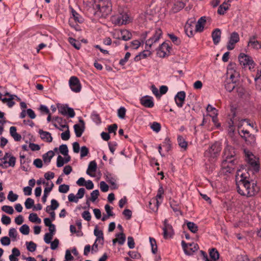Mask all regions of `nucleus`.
Masks as SVG:
<instances>
[{"mask_svg": "<svg viewBox=\"0 0 261 261\" xmlns=\"http://www.w3.org/2000/svg\"><path fill=\"white\" fill-rule=\"evenodd\" d=\"M29 147L32 151H38L40 149V147L38 144L33 143H30Z\"/></svg>", "mask_w": 261, "mask_h": 261, "instance_id": "64", "label": "nucleus"}, {"mask_svg": "<svg viewBox=\"0 0 261 261\" xmlns=\"http://www.w3.org/2000/svg\"><path fill=\"white\" fill-rule=\"evenodd\" d=\"M100 188L101 191L103 192H106L109 190L108 185L103 181H100Z\"/></svg>", "mask_w": 261, "mask_h": 261, "instance_id": "60", "label": "nucleus"}, {"mask_svg": "<svg viewBox=\"0 0 261 261\" xmlns=\"http://www.w3.org/2000/svg\"><path fill=\"white\" fill-rule=\"evenodd\" d=\"M99 193L98 190H95L91 193V200L94 202L99 196Z\"/></svg>", "mask_w": 261, "mask_h": 261, "instance_id": "54", "label": "nucleus"}, {"mask_svg": "<svg viewBox=\"0 0 261 261\" xmlns=\"http://www.w3.org/2000/svg\"><path fill=\"white\" fill-rule=\"evenodd\" d=\"M69 42L76 49H80L81 47V43L75 39L69 37Z\"/></svg>", "mask_w": 261, "mask_h": 261, "instance_id": "40", "label": "nucleus"}, {"mask_svg": "<svg viewBox=\"0 0 261 261\" xmlns=\"http://www.w3.org/2000/svg\"><path fill=\"white\" fill-rule=\"evenodd\" d=\"M132 37V33L126 30L121 31V38L124 41H127Z\"/></svg>", "mask_w": 261, "mask_h": 261, "instance_id": "33", "label": "nucleus"}, {"mask_svg": "<svg viewBox=\"0 0 261 261\" xmlns=\"http://www.w3.org/2000/svg\"><path fill=\"white\" fill-rule=\"evenodd\" d=\"M229 5L226 3L224 2L222 4H221L218 8L217 12L220 15H223L225 11L229 9Z\"/></svg>", "mask_w": 261, "mask_h": 261, "instance_id": "32", "label": "nucleus"}, {"mask_svg": "<svg viewBox=\"0 0 261 261\" xmlns=\"http://www.w3.org/2000/svg\"><path fill=\"white\" fill-rule=\"evenodd\" d=\"M89 153V149L85 146H82L81 148V157L86 156Z\"/></svg>", "mask_w": 261, "mask_h": 261, "instance_id": "57", "label": "nucleus"}, {"mask_svg": "<svg viewBox=\"0 0 261 261\" xmlns=\"http://www.w3.org/2000/svg\"><path fill=\"white\" fill-rule=\"evenodd\" d=\"M9 236L11 238L12 241H15L17 240V232L14 228H11L9 231Z\"/></svg>", "mask_w": 261, "mask_h": 261, "instance_id": "41", "label": "nucleus"}, {"mask_svg": "<svg viewBox=\"0 0 261 261\" xmlns=\"http://www.w3.org/2000/svg\"><path fill=\"white\" fill-rule=\"evenodd\" d=\"M18 197L17 194L13 193L12 191H10L9 192L7 198L11 202H14L17 199Z\"/></svg>", "mask_w": 261, "mask_h": 261, "instance_id": "48", "label": "nucleus"}, {"mask_svg": "<svg viewBox=\"0 0 261 261\" xmlns=\"http://www.w3.org/2000/svg\"><path fill=\"white\" fill-rule=\"evenodd\" d=\"M170 46L168 44L164 42L160 46L159 50L158 51V55L161 57H165L169 53Z\"/></svg>", "mask_w": 261, "mask_h": 261, "instance_id": "14", "label": "nucleus"}, {"mask_svg": "<svg viewBox=\"0 0 261 261\" xmlns=\"http://www.w3.org/2000/svg\"><path fill=\"white\" fill-rule=\"evenodd\" d=\"M140 103L146 108H152L154 106L152 97L148 95L142 97L140 99Z\"/></svg>", "mask_w": 261, "mask_h": 261, "instance_id": "15", "label": "nucleus"}, {"mask_svg": "<svg viewBox=\"0 0 261 261\" xmlns=\"http://www.w3.org/2000/svg\"><path fill=\"white\" fill-rule=\"evenodd\" d=\"M19 231L22 234L28 235L30 232L29 226L27 224H23L19 228Z\"/></svg>", "mask_w": 261, "mask_h": 261, "instance_id": "45", "label": "nucleus"}, {"mask_svg": "<svg viewBox=\"0 0 261 261\" xmlns=\"http://www.w3.org/2000/svg\"><path fill=\"white\" fill-rule=\"evenodd\" d=\"M234 165H235L226 163L225 166H223L222 164V168L223 170V172L231 173L234 168Z\"/></svg>", "mask_w": 261, "mask_h": 261, "instance_id": "37", "label": "nucleus"}, {"mask_svg": "<svg viewBox=\"0 0 261 261\" xmlns=\"http://www.w3.org/2000/svg\"><path fill=\"white\" fill-rule=\"evenodd\" d=\"M210 256L214 261H216L219 258V253L215 248H212L210 250Z\"/></svg>", "mask_w": 261, "mask_h": 261, "instance_id": "36", "label": "nucleus"}, {"mask_svg": "<svg viewBox=\"0 0 261 261\" xmlns=\"http://www.w3.org/2000/svg\"><path fill=\"white\" fill-rule=\"evenodd\" d=\"M69 190V186L67 185L63 184L59 186V191L62 193H66Z\"/></svg>", "mask_w": 261, "mask_h": 261, "instance_id": "50", "label": "nucleus"}, {"mask_svg": "<svg viewBox=\"0 0 261 261\" xmlns=\"http://www.w3.org/2000/svg\"><path fill=\"white\" fill-rule=\"evenodd\" d=\"M2 210L5 213L12 215L14 213V210L12 207V206H9V205H4L2 207Z\"/></svg>", "mask_w": 261, "mask_h": 261, "instance_id": "49", "label": "nucleus"}, {"mask_svg": "<svg viewBox=\"0 0 261 261\" xmlns=\"http://www.w3.org/2000/svg\"><path fill=\"white\" fill-rule=\"evenodd\" d=\"M116 238L113 240V243L114 244L117 242L120 245L124 244L125 241V236L123 232H121L116 235Z\"/></svg>", "mask_w": 261, "mask_h": 261, "instance_id": "27", "label": "nucleus"}, {"mask_svg": "<svg viewBox=\"0 0 261 261\" xmlns=\"http://www.w3.org/2000/svg\"><path fill=\"white\" fill-rule=\"evenodd\" d=\"M106 180L113 187V188L116 189L117 188L116 184V179L111 175L107 176Z\"/></svg>", "mask_w": 261, "mask_h": 261, "instance_id": "44", "label": "nucleus"}, {"mask_svg": "<svg viewBox=\"0 0 261 261\" xmlns=\"http://www.w3.org/2000/svg\"><path fill=\"white\" fill-rule=\"evenodd\" d=\"M62 140L66 141L69 139L70 135L69 129H67L65 132L62 133L61 135Z\"/></svg>", "mask_w": 261, "mask_h": 261, "instance_id": "56", "label": "nucleus"}, {"mask_svg": "<svg viewBox=\"0 0 261 261\" xmlns=\"http://www.w3.org/2000/svg\"><path fill=\"white\" fill-rule=\"evenodd\" d=\"M2 222L5 225H8L11 223V218L6 216V215H3L2 219H1Z\"/></svg>", "mask_w": 261, "mask_h": 261, "instance_id": "61", "label": "nucleus"}, {"mask_svg": "<svg viewBox=\"0 0 261 261\" xmlns=\"http://www.w3.org/2000/svg\"><path fill=\"white\" fill-rule=\"evenodd\" d=\"M224 87L228 92H231L236 87V83L230 81V80H227L224 82Z\"/></svg>", "mask_w": 261, "mask_h": 261, "instance_id": "29", "label": "nucleus"}, {"mask_svg": "<svg viewBox=\"0 0 261 261\" xmlns=\"http://www.w3.org/2000/svg\"><path fill=\"white\" fill-rule=\"evenodd\" d=\"M185 97L186 93L182 91L178 92L175 96V101L178 107L181 108L183 106Z\"/></svg>", "mask_w": 261, "mask_h": 261, "instance_id": "13", "label": "nucleus"}, {"mask_svg": "<svg viewBox=\"0 0 261 261\" xmlns=\"http://www.w3.org/2000/svg\"><path fill=\"white\" fill-rule=\"evenodd\" d=\"M236 154L234 148L227 144L223 152V165L225 166L226 163L236 165L237 163Z\"/></svg>", "mask_w": 261, "mask_h": 261, "instance_id": "2", "label": "nucleus"}, {"mask_svg": "<svg viewBox=\"0 0 261 261\" xmlns=\"http://www.w3.org/2000/svg\"><path fill=\"white\" fill-rule=\"evenodd\" d=\"M60 152L63 155H67L68 153V149L67 145L62 144L59 147Z\"/></svg>", "mask_w": 261, "mask_h": 261, "instance_id": "47", "label": "nucleus"}, {"mask_svg": "<svg viewBox=\"0 0 261 261\" xmlns=\"http://www.w3.org/2000/svg\"><path fill=\"white\" fill-rule=\"evenodd\" d=\"M221 35V32L219 29H216L212 32V37L214 44L217 45L219 43Z\"/></svg>", "mask_w": 261, "mask_h": 261, "instance_id": "21", "label": "nucleus"}, {"mask_svg": "<svg viewBox=\"0 0 261 261\" xmlns=\"http://www.w3.org/2000/svg\"><path fill=\"white\" fill-rule=\"evenodd\" d=\"M248 45L251 46L254 49L261 48V43L257 40H255V37L251 38L248 42Z\"/></svg>", "mask_w": 261, "mask_h": 261, "instance_id": "31", "label": "nucleus"}, {"mask_svg": "<svg viewBox=\"0 0 261 261\" xmlns=\"http://www.w3.org/2000/svg\"><path fill=\"white\" fill-rule=\"evenodd\" d=\"M188 229L192 232L195 233L198 230V227L194 222H189L187 224Z\"/></svg>", "mask_w": 261, "mask_h": 261, "instance_id": "42", "label": "nucleus"}, {"mask_svg": "<svg viewBox=\"0 0 261 261\" xmlns=\"http://www.w3.org/2000/svg\"><path fill=\"white\" fill-rule=\"evenodd\" d=\"M246 192H245V194L247 197H251L256 195L259 191V188L257 186L256 183L252 181L251 182L249 181V184Z\"/></svg>", "mask_w": 261, "mask_h": 261, "instance_id": "9", "label": "nucleus"}, {"mask_svg": "<svg viewBox=\"0 0 261 261\" xmlns=\"http://www.w3.org/2000/svg\"><path fill=\"white\" fill-rule=\"evenodd\" d=\"M161 127L160 124L156 122H153L151 125V129L156 133L160 130Z\"/></svg>", "mask_w": 261, "mask_h": 261, "instance_id": "52", "label": "nucleus"}, {"mask_svg": "<svg viewBox=\"0 0 261 261\" xmlns=\"http://www.w3.org/2000/svg\"><path fill=\"white\" fill-rule=\"evenodd\" d=\"M69 84L72 91L76 93L81 91V85L77 77L71 76L69 81Z\"/></svg>", "mask_w": 261, "mask_h": 261, "instance_id": "11", "label": "nucleus"}, {"mask_svg": "<svg viewBox=\"0 0 261 261\" xmlns=\"http://www.w3.org/2000/svg\"><path fill=\"white\" fill-rule=\"evenodd\" d=\"M24 205L26 208L30 209L34 206V200L31 198H28L24 202Z\"/></svg>", "mask_w": 261, "mask_h": 261, "instance_id": "46", "label": "nucleus"}, {"mask_svg": "<svg viewBox=\"0 0 261 261\" xmlns=\"http://www.w3.org/2000/svg\"><path fill=\"white\" fill-rule=\"evenodd\" d=\"M177 142L179 146L186 150L187 148L188 143L186 141L185 139L181 136H179L177 137Z\"/></svg>", "mask_w": 261, "mask_h": 261, "instance_id": "35", "label": "nucleus"}, {"mask_svg": "<svg viewBox=\"0 0 261 261\" xmlns=\"http://www.w3.org/2000/svg\"><path fill=\"white\" fill-rule=\"evenodd\" d=\"M167 220L164 221V227L163 228V235L165 239H170L173 234L172 226L167 223Z\"/></svg>", "mask_w": 261, "mask_h": 261, "instance_id": "16", "label": "nucleus"}, {"mask_svg": "<svg viewBox=\"0 0 261 261\" xmlns=\"http://www.w3.org/2000/svg\"><path fill=\"white\" fill-rule=\"evenodd\" d=\"M128 15L125 13H120L118 15L113 16L112 21L115 25H121L125 24L129 21Z\"/></svg>", "mask_w": 261, "mask_h": 261, "instance_id": "5", "label": "nucleus"}, {"mask_svg": "<svg viewBox=\"0 0 261 261\" xmlns=\"http://www.w3.org/2000/svg\"><path fill=\"white\" fill-rule=\"evenodd\" d=\"M54 155L55 153L53 151H48L42 155L44 162L47 164H48L50 162L51 159Z\"/></svg>", "mask_w": 261, "mask_h": 261, "instance_id": "28", "label": "nucleus"}, {"mask_svg": "<svg viewBox=\"0 0 261 261\" xmlns=\"http://www.w3.org/2000/svg\"><path fill=\"white\" fill-rule=\"evenodd\" d=\"M29 220L33 223H40L41 222V219L38 217L37 215L35 213H31L29 217Z\"/></svg>", "mask_w": 261, "mask_h": 261, "instance_id": "39", "label": "nucleus"}, {"mask_svg": "<svg viewBox=\"0 0 261 261\" xmlns=\"http://www.w3.org/2000/svg\"><path fill=\"white\" fill-rule=\"evenodd\" d=\"M239 61L241 65L244 66H249V69L253 68L254 67V62L252 59L249 56L245 54L241 53L240 54L239 57Z\"/></svg>", "mask_w": 261, "mask_h": 261, "instance_id": "7", "label": "nucleus"}, {"mask_svg": "<svg viewBox=\"0 0 261 261\" xmlns=\"http://www.w3.org/2000/svg\"><path fill=\"white\" fill-rule=\"evenodd\" d=\"M248 174V173H243L241 171H238L236 175V183L241 182V179L242 181H249V180L247 179Z\"/></svg>", "mask_w": 261, "mask_h": 261, "instance_id": "24", "label": "nucleus"}, {"mask_svg": "<svg viewBox=\"0 0 261 261\" xmlns=\"http://www.w3.org/2000/svg\"><path fill=\"white\" fill-rule=\"evenodd\" d=\"M248 162L251 166L254 167L255 170L258 171L259 165L257 164L255 160L254 159V155L252 153H247Z\"/></svg>", "mask_w": 261, "mask_h": 261, "instance_id": "25", "label": "nucleus"}, {"mask_svg": "<svg viewBox=\"0 0 261 261\" xmlns=\"http://www.w3.org/2000/svg\"><path fill=\"white\" fill-rule=\"evenodd\" d=\"M240 40V37L237 32H232L230 36L229 41L227 45L228 50H232L234 48L235 44Z\"/></svg>", "mask_w": 261, "mask_h": 261, "instance_id": "10", "label": "nucleus"}, {"mask_svg": "<svg viewBox=\"0 0 261 261\" xmlns=\"http://www.w3.org/2000/svg\"><path fill=\"white\" fill-rule=\"evenodd\" d=\"M185 253L188 255H193L199 249V246H182Z\"/></svg>", "mask_w": 261, "mask_h": 261, "instance_id": "20", "label": "nucleus"}, {"mask_svg": "<svg viewBox=\"0 0 261 261\" xmlns=\"http://www.w3.org/2000/svg\"><path fill=\"white\" fill-rule=\"evenodd\" d=\"M170 204L173 211L176 213L177 215L178 214L182 215V212L180 210V206L178 203L175 200H172L170 202Z\"/></svg>", "mask_w": 261, "mask_h": 261, "instance_id": "30", "label": "nucleus"}, {"mask_svg": "<svg viewBox=\"0 0 261 261\" xmlns=\"http://www.w3.org/2000/svg\"><path fill=\"white\" fill-rule=\"evenodd\" d=\"M94 235L96 236L97 238L93 245H96L97 243L102 244L103 242L102 231L97 229L96 227L94 230Z\"/></svg>", "mask_w": 261, "mask_h": 261, "instance_id": "23", "label": "nucleus"}, {"mask_svg": "<svg viewBox=\"0 0 261 261\" xmlns=\"http://www.w3.org/2000/svg\"><path fill=\"white\" fill-rule=\"evenodd\" d=\"M54 185L53 182H51L50 187H46L44 190L43 195L42 197V201L43 203H45L47 200V197L48 196V194L52 190V189L54 187Z\"/></svg>", "mask_w": 261, "mask_h": 261, "instance_id": "34", "label": "nucleus"}, {"mask_svg": "<svg viewBox=\"0 0 261 261\" xmlns=\"http://www.w3.org/2000/svg\"><path fill=\"white\" fill-rule=\"evenodd\" d=\"M195 22V19L194 18L193 19H189L187 21L185 27V31L187 35L189 37H193L195 32V30H193V26L192 23H194Z\"/></svg>", "mask_w": 261, "mask_h": 261, "instance_id": "12", "label": "nucleus"}, {"mask_svg": "<svg viewBox=\"0 0 261 261\" xmlns=\"http://www.w3.org/2000/svg\"><path fill=\"white\" fill-rule=\"evenodd\" d=\"M80 122L82 123V125L76 124L73 126L74 132L77 137H80L85 130V123L83 119H80Z\"/></svg>", "mask_w": 261, "mask_h": 261, "instance_id": "18", "label": "nucleus"}, {"mask_svg": "<svg viewBox=\"0 0 261 261\" xmlns=\"http://www.w3.org/2000/svg\"><path fill=\"white\" fill-rule=\"evenodd\" d=\"M16 159L12 153L6 152L4 157L0 159V166L4 168L9 167H14L15 165Z\"/></svg>", "mask_w": 261, "mask_h": 261, "instance_id": "4", "label": "nucleus"}, {"mask_svg": "<svg viewBox=\"0 0 261 261\" xmlns=\"http://www.w3.org/2000/svg\"><path fill=\"white\" fill-rule=\"evenodd\" d=\"M168 36L169 37V38L171 40L172 42L175 45H179L181 41L180 39L176 37L174 34H168Z\"/></svg>", "mask_w": 261, "mask_h": 261, "instance_id": "43", "label": "nucleus"}, {"mask_svg": "<svg viewBox=\"0 0 261 261\" xmlns=\"http://www.w3.org/2000/svg\"><path fill=\"white\" fill-rule=\"evenodd\" d=\"M72 15L73 18L75 22H79L80 23L83 22V18L81 15L78 14L74 10L72 9Z\"/></svg>", "mask_w": 261, "mask_h": 261, "instance_id": "38", "label": "nucleus"}, {"mask_svg": "<svg viewBox=\"0 0 261 261\" xmlns=\"http://www.w3.org/2000/svg\"><path fill=\"white\" fill-rule=\"evenodd\" d=\"M53 234L49 233H46L44 235V240L46 244H50L53 239Z\"/></svg>", "mask_w": 261, "mask_h": 261, "instance_id": "58", "label": "nucleus"}, {"mask_svg": "<svg viewBox=\"0 0 261 261\" xmlns=\"http://www.w3.org/2000/svg\"><path fill=\"white\" fill-rule=\"evenodd\" d=\"M94 14L99 17H106L112 11V4L110 0H92Z\"/></svg>", "mask_w": 261, "mask_h": 261, "instance_id": "1", "label": "nucleus"}, {"mask_svg": "<svg viewBox=\"0 0 261 261\" xmlns=\"http://www.w3.org/2000/svg\"><path fill=\"white\" fill-rule=\"evenodd\" d=\"M65 164L64 160L62 156L59 155L57 159V166L58 167H62Z\"/></svg>", "mask_w": 261, "mask_h": 261, "instance_id": "55", "label": "nucleus"}, {"mask_svg": "<svg viewBox=\"0 0 261 261\" xmlns=\"http://www.w3.org/2000/svg\"><path fill=\"white\" fill-rule=\"evenodd\" d=\"M221 149L220 143L215 142L205 151L204 156L208 158L209 160L214 159L219 155Z\"/></svg>", "mask_w": 261, "mask_h": 261, "instance_id": "3", "label": "nucleus"}, {"mask_svg": "<svg viewBox=\"0 0 261 261\" xmlns=\"http://www.w3.org/2000/svg\"><path fill=\"white\" fill-rule=\"evenodd\" d=\"M249 181H242L241 182L236 183L238 192L241 195L246 196L245 192H246Z\"/></svg>", "mask_w": 261, "mask_h": 261, "instance_id": "17", "label": "nucleus"}, {"mask_svg": "<svg viewBox=\"0 0 261 261\" xmlns=\"http://www.w3.org/2000/svg\"><path fill=\"white\" fill-rule=\"evenodd\" d=\"M91 118L92 120L97 124H99L101 122V119L99 115L95 112H94L92 114Z\"/></svg>", "mask_w": 261, "mask_h": 261, "instance_id": "53", "label": "nucleus"}, {"mask_svg": "<svg viewBox=\"0 0 261 261\" xmlns=\"http://www.w3.org/2000/svg\"><path fill=\"white\" fill-rule=\"evenodd\" d=\"M82 217L87 221H90L91 216L90 212L88 211H84L82 214Z\"/></svg>", "mask_w": 261, "mask_h": 261, "instance_id": "63", "label": "nucleus"}, {"mask_svg": "<svg viewBox=\"0 0 261 261\" xmlns=\"http://www.w3.org/2000/svg\"><path fill=\"white\" fill-rule=\"evenodd\" d=\"M206 19L205 16L201 17L195 25V31L201 32L203 31L204 25L206 22Z\"/></svg>", "mask_w": 261, "mask_h": 261, "instance_id": "19", "label": "nucleus"}, {"mask_svg": "<svg viewBox=\"0 0 261 261\" xmlns=\"http://www.w3.org/2000/svg\"><path fill=\"white\" fill-rule=\"evenodd\" d=\"M59 112L63 115H68L70 118H73L75 116V112L73 109L68 107L67 105H60L58 106Z\"/></svg>", "mask_w": 261, "mask_h": 261, "instance_id": "8", "label": "nucleus"}, {"mask_svg": "<svg viewBox=\"0 0 261 261\" xmlns=\"http://www.w3.org/2000/svg\"><path fill=\"white\" fill-rule=\"evenodd\" d=\"M126 113V109L124 107H120L118 110V116L121 118L123 119L125 117Z\"/></svg>", "mask_w": 261, "mask_h": 261, "instance_id": "51", "label": "nucleus"}, {"mask_svg": "<svg viewBox=\"0 0 261 261\" xmlns=\"http://www.w3.org/2000/svg\"><path fill=\"white\" fill-rule=\"evenodd\" d=\"M162 35V31L161 29L160 28H156L154 30L153 36L146 40L145 42L146 48H147V46L150 48L154 43L157 42L159 40Z\"/></svg>", "mask_w": 261, "mask_h": 261, "instance_id": "6", "label": "nucleus"}, {"mask_svg": "<svg viewBox=\"0 0 261 261\" xmlns=\"http://www.w3.org/2000/svg\"><path fill=\"white\" fill-rule=\"evenodd\" d=\"M96 169L97 164L96 162L95 161H91L89 164L86 173L91 176H93L94 175L91 172H95L96 171Z\"/></svg>", "mask_w": 261, "mask_h": 261, "instance_id": "26", "label": "nucleus"}, {"mask_svg": "<svg viewBox=\"0 0 261 261\" xmlns=\"http://www.w3.org/2000/svg\"><path fill=\"white\" fill-rule=\"evenodd\" d=\"M130 56V53L129 52H127L125 54L124 58L120 60L119 64L121 65H124L126 63V62L128 61Z\"/></svg>", "mask_w": 261, "mask_h": 261, "instance_id": "59", "label": "nucleus"}, {"mask_svg": "<svg viewBox=\"0 0 261 261\" xmlns=\"http://www.w3.org/2000/svg\"><path fill=\"white\" fill-rule=\"evenodd\" d=\"M105 210L107 212V215H108V216H114V214L112 211V207L109 205V204H106L105 206Z\"/></svg>", "mask_w": 261, "mask_h": 261, "instance_id": "62", "label": "nucleus"}, {"mask_svg": "<svg viewBox=\"0 0 261 261\" xmlns=\"http://www.w3.org/2000/svg\"><path fill=\"white\" fill-rule=\"evenodd\" d=\"M38 133L42 140L48 143L52 142L53 138L50 133L44 131L42 129H39Z\"/></svg>", "mask_w": 261, "mask_h": 261, "instance_id": "22", "label": "nucleus"}]
</instances>
